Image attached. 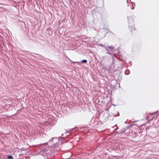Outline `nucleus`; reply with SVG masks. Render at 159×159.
I'll use <instances>...</instances> for the list:
<instances>
[{
	"mask_svg": "<svg viewBox=\"0 0 159 159\" xmlns=\"http://www.w3.org/2000/svg\"><path fill=\"white\" fill-rule=\"evenodd\" d=\"M107 48L110 49V52H111V51L112 52L114 48L113 47L110 46H108L107 47Z\"/></svg>",
	"mask_w": 159,
	"mask_h": 159,
	"instance_id": "obj_1",
	"label": "nucleus"
},
{
	"mask_svg": "<svg viewBox=\"0 0 159 159\" xmlns=\"http://www.w3.org/2000/svg\"><path fill=\"white\" fill-rule=\"evenodd\" d=\"M130 7H131V9H134V6H133V4L132 3H131V4H130Z\"/></svg>",
	"mask_w": 159,
	"mask_h": 159,
	"instance_id": "obj_2",
	"label": "nucleus"
},
{
	"mask_svg": "<svg viewBox=\"0 0 159 159\" xmlns=\"http://www.w3.org/2000/svg\"><path fill=\"white\" fill-rule=\"evenodd\" d=\"M7 158L9 159H13L12 157L11 156H10V155L8 156H7Z\"/></svg>",
	"mask_w": 159,
	"mask_h": 159,
	"instance_id": "obj_3",
	"label": "nucleus"
},
{
	"mask_svg": "<svg viewBox=\"0 0 159 159\" xmlns=\"http://www.w3.org/2000/svg\"><path fill=\"white\" fill-rule=\"evenodd\" d=\"M87 62V61L86 60H83L82 61L81 63H86Z\"/></svg>",
	"mask_w": 159,
	"mask_h": 159,
	"instance_id": "obj_4",
	"label": "nucleus"
},
{
	"mask_svg": "<svg viewBox=\"0 0 159 159\" xmlns=\"http://www.w3.org/2000/svg\"><path fill=\"white\" fill-rule=\"evenodd\" d=\"M67 154L66 153H64L63 154V156H65V155H66Z\"/></svg>",
	"mask_w": 159,
	"mask_h": 159,
	"instance_id": "obj_5",
	"label": "nucleus"
},
{
	"mask_svg": "<svg viewBox=\"0 0 159 159\" xmlns=\"http://www.w3.org/2000/svg\"><path fill=\"white\" fill-rule=\"evenodd\" d=\"M135 30V29H134V28H132L131 30H132V31H133V30Z\"/></svg>",
	"mask_w": 159,
	"mask_h": 159,
	"instance_id": "obj_6",
	"label": "nucleus"
},
{
	"mask_svg": "<svg viewBox=\"0 0 159 159\" xmlns=\"http://www.w3.org/2000/svg\"><path fill=\"white\" fill-rule=\"evenodd\" d=\"M70 157V156H69L68 157H67V158H65V159H67V158H69Z\"/></svg>",
	"mask_w": 159,
	"mask_h": 159,
	"instance_id": "obj_7",
	"label": "nucleus"
}]
</instances>
